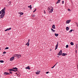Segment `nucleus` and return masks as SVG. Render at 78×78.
Listing matches in <instances>:
<instances>
[{"label":"nucleus","mask_w":78,"mask_h":78,"mask_svg":"<svg viewBox=\"0 0 78 78\" xmlns=\"http://www.w3.org/2000/svg\"><path fill=\"white\" fill-rule=\"evenodd\" d=\"M5 9L6 8L4 7L3 9L0 11V14H1V15L0 16V19H2V18H3V17L5 16Z\"/></svg>","instance_id":"1"},{"label":"nucleus","mask_w":78,"mask_h":78,"mask_svg":"<svg viewBox=\"0 0 78 78\" xmlns=\"http://www.w3.org/2000/svg\"><path fill=\"white\" fill-rule=\"evenodd\" d=\"M51 8H52L51 10L49 11V13H51L53 11V7H50Z\"/></svg>","instance_id":"2"},{"label":"nucleus","mask_w":78,"mask_h":78,"mask_svg":"<svg viewBox=\"0 0 78 78\" xmlns=\"http://www.w3.org/2000/svg\"><path fill=\"white\" fill-rule=\"evenodd\" d=\"M62 53V50H61L58 53V55L59 56H61Z\"/></svg>","instance_id":"3"},{"label":"nucleus","mask_w":78,"mask_h":78,"mask_svg":"<svg viewBox=\"0 0 78 78\" xmlns=\"http://www.w3.org/2000/svg\"><path fill=\"white\" fill-rule=\"evenodd\" d=\"M30 40L29 39L28 40V42L26 44V45H27L28 47L29 46V45H30V43H29V42H30Z\"/></svg>","instance_id":"4"},{"label":"nucleus","mask_w":78,"mask_h":78,"mask_svg":"<svg viewBox=\"0 0 78 78\" xmlns=\"http://www.w3.org/2000/svg\"><path fill=\"white\" fill-rule=\"evenodd\" d=\"M58 47V42H57V44L55 46V50H56V49H57Z\"/></svg>","instance_id":"5"},{"label":"nucleus","mask_w":78,"mask_h":78,"mask_svg":"<svg viewBox=\"0 0 78 78\" xmlns=\"http://www.w3.org/2000/svg\"><path fill=\"white\" fill-rule=\"evenodd\" d=\"M14 57L13 56L10 58V61H12L13 60H14Z\"/></svg>","instance_id":"6"},{"label":"nucleus","mask_w":78,"mask_h":78,"mask_svg":"<svg viewBox=\"0 0 78 78\" xmlns=\"http://www.w3.org/2000/svg\"><path fill=\"white\" fill-rule=\"evenodd\" d=\"M10 30H11V28L10 27L9 28H7L6 30H5V31H9Z\"/></svg>","instance_id":"7"},{"label":"nucleus","mask_w":78,"mask_h":78,"mask_svg":"<svg viewBox=\"0 0 78 78\" xmlns=\"http://www.w3.org/2000/svg\"><path fill=\"white\" fill-rule=\"evenodd\" d=\"M40 72H41V71H37V72H36V75H39Z\"/></svg>","instance_id":"8"},{"label":"nucleus","mask_w":78,"mask_h":78,"mask_svg":"<svg viewBox=\"0 0 78 78\" xmlns=\"http://www.w3.org/2000/svg\"><path fill=\"white\" fill-rule=\"evenodd\" d=\"M21 55L18 54L17 57L18 58H20L21 57Z\"/></svg>","instance_id":"9"},{"label":"nucleus","mask_w":78,"mask_h":78,"mask_svg":"<svg viewBox=\"0 0 78 78\" xmlns=\"http://www.w3.org/2000/svg\"><path fill=\"white\" fill-rule=\"evenodd\" d=\"M8 73L5 72V73H4V76H5V75H8Z\"/></svg>","instance_id":"10"},{"label":"nucleus","mask_w":78,"mask_h":78,"mask_svg":"<svg viewBox=\"0 0 78 78\" xmlns=\"http://www.w3.org/2000/svg\"><path fill=\"white\" fill-rule=\"evenodd\" d=\"M70 21H71V20H67L66 21V23H67L68 24H69V23H70Z\"/></svg>","instance_id":"11"},{"label":"nucleus","mask_w":78,"mask_h":78,"mask_svg":"<svg viewBox=\"0 0 78 78\" xmlns=\"http://www.w3.org/2000/svg\"><path fill=\"white\" fill-rule=\"evenodd\" d=\"M26 69H28V70H30V66H28L25 68Z\"/></svg>","instance_id":"12"},{"label":"nucleus","mask_w":78,"mask_h":78,"mask_svg":"<svg viewBox=\"0 0 78 78\" xmlns=\"http://www.w3.org/2000/svg\"><path fill=\"white\" fill-rule=\"evenodd\" d=\"M28 8H30V10H31V9H32V7H31V5H30V6H28Z\"/></svg>","instance_id":"13"},{"label":"nucleus","mask_w":78,"mask_h":78,"mask_svg":"<svg viewBox=\"0 0 78 78\" xmlns=\"http://www.w3.org/2000/svg\"><path fill=\"white\" fill-rule=\"evenodd\" d=\"M61 0H58L57 2L56 3V4H58V3H59L61 2Z\"/></svg>","instance_id":"14"},{"label":"nucleus","mask_w":78,"mask_h":78,"mask_svg":"<svg viewBox=\"0 0 78 78\" xmlns=\"http://www.w3.org/2000/svg\"><path fill=\"white\" fill-rule=\"evenodd\" d=\"M67 55V54H65L64 53H63L62 54V56H66Z\"/></svg>","instance_id":"15"},{"label":"nucleus","mask_w":78,"mask_h":78,"mask_svg":"<svg viewBox=\"0 0 78 78\" xmlns=\"http://www.w3.org/2000/svg\"><path fill=\"white\" fill-rule=\"evenodd\" d=\"M52 28L53 29H55V25H53L52 26Z\"/></svg>","instance_id":"16"},{"label":"nucleus","mask_w":78,"mask_h":78,"mask_svg":"<svg viewBox=\"0 0 78 78\" xmlns=\"http://www.w3.org/2000/svg\"><path fill=\"white\" fill-rule=\"evenodd\" d=\"M55 36L56 37H58V34H56V33H55Z\"/></svg>","instance_id":"17"},{"label":"nucleus","mask_w":78,"mask_h":78,"mask_svg":"<svg viewBox=\"0 0 78 78\" xmlns=\"http://www.w3.org/2000/svg\"><path fill=\"white\" fill-rule=\"evenodd\" d=\"M13 69H15V70L16 69V70H18V68H17L16 67H15V68H12Z\"/></svg>","instance_id":"18"},{"label":"nucleus","mask_w":78,"mask_h":78,"mask_svg":"<svg viewBox=\"0 0 78 78\" xmlns=\"http://www.w3.org/2000/svg\"><path fill=\"white\" fill-rule=\"evenodd\" d=\"M66 30L67 31H68L69 30V28L68 27H66Z\"/></svg>","instance_id":"19"},{"label":"nucleus","mask_w":78,"mask_h":78,"mask_svg":"<svg viewBox=\"0 0 78 78\" xmlns=\"http://www.w3.org/2000/svg\"><path fill=\"white\" fill-rule=\"evenodd\" d=\"M51 31H53V32H55V30H53V29L52 28H51Z\"/></svg>","instance_id":"20"},{"label":"nucleus","mask_w":78,"mask_h":78,"mask_svg":"<svg viewBox=\"0 0 78 78\" xmlns=\"http://www.w3.org/2000/svg\"><path fill=\"white\" fill-rule=\"evenodd\" d=\"M72 31H74L73 30H71L70 31H69V33H71V32H72Z\"/></svg>","instance_id":"21"},{"label":"nucleus","mask_w":78,"mask_h":78,"mask_svg":"<svg viewBox=\"0 0 78 78\" xmlns=\"http://www.w3.org/2000/svg\"><path fill=\"white\" fill-rule=\"evenodd\" d=\"M70 44L71 45H74V44H73V42H71Z\"/></svg>","instance_id":"22"},{"label":"nucleus","mask_w":78,"mask_h":78,"mask_svg":"<svg viewBox=\"0 0 78 78\" xmlns=\"http://www.w3.org/2000/svg\"><path fill=\"white\" fill-rule=\"evenodd\" d=\"M3 62H4V61L3 60H0V62H1V63H3Z\"/></svg>","instance_id":"23"},{"label":"nucleus","mask_w":78,"mask_h":78,"mask_svg":"<svg viewBox=\"0 0 78 78\" xmlns=\"http://www.w3.org/2000/svg\"><path fill=\"white\" fill-rule=\"evenodd\" d=\"M17 55H18V54H15L14 55V56H15L16 57H17Z\"/></svg>","instance_id":"24"},{"label":"nucleus","mask_w":78,"mask_h":78,"mask_svg":"<svg viewBox=\"0 0 78 78\" xmlns=\"http://www.w3.org/2000/svg\"><path fill=\"white\" fill-rule=\"evenodd\" d=\"M68 47H69V45H68V44H67L66 46V48H68Z\"/></svg>","instance_id":"25"},{"label":"nucleus","mask_w":78,"mask_h":78,"mask_svg":"<svg viewBox=\"0 0 78 78\" xmlns=\"http://www.w3.org/2000/svg\"><path fill=\"white\" fill-rule=\"evenodd\" d=\"M9 71H12V70H13V69H9Z\"/></svg>","instance_id":"26"},{"label":"nucleus","mask_w":78,"mask_h":78,"mask_svg":"<svg viewBox=\"0 0 78 78\" xmlns=\"http://www.w3.org/2000/svg\"><path fill=\"white\" fill-rule=\"evenodd\" d=\"M48 11H50V7H49L48 8Z\"/></svg>","instance_id":"27"},{"label":"nucleus","mask_w":78,"mask_h":78,"mask_svg":"<svg viewBox=\"0 0 78 78\" xmlns=\"http://www.w3.org/2000/svg\"><path fill=\"white\" fill-rule=\"evenodd\" d=\"M36 11V8H35V10H34L33 11V12H35V11Z\"/></svg>","instance_id":"28"},{"label":"nucleus","mask_w":78,"mask_h":78,"mask_svg":"<svg viewBox=\"0 0 78 78\" xmlns=\"http://www.w3.org/2000/svg\"><path fill=\"white\" fill-rule=\"evenodd\" d=\"M20 15H23V12H21L20 13Z\"/></svg>","instance_id":"29"},{"label":"nucleus","mask_w":78,"mask_h":78,"mask_svg":"<svg viewBox=\"0 0 78 78\" xmlns=\"http://www.w3.org/2000/svg\"><path fill=\"white\" fill-rule=\"evenodd\" d=\"M11 2H9V5H11Z\"/></svg>","instance_id":"30"},{"label":"nucleus","mask_w":78,"mask_h":78,"mask_svg":"<svg viewBox=\"0 0 78 78\" xmlns=\"http://www.w3.org/2000/svg\"><path fill=\"white\" fill-rule=\"evenodd\" d=\"M7 49H9V48L8 47H6L5 48V50H7Z\"/></svg>","instance_id":"31"},{"label":"nucleus","mask_w":78,"mask_h":78,"mask_svg":"<svg viewBox=\"0 0 78 78\" xmlns=\"http://www.w3.org/2000/svg\"><path fill=\"white\" fill-rule=\"evenodd\" d=\"M9 73H11V74H12V72H11V71H9Z\"/></svg>","instance_id":"32"},{"label":"nucleus","mask_w":78,"mask_h":78,"mask_svg":"<svg viewBox=\"0 0 78 78\" xmlns=\"http://www.w3.org/2000/svg\"><path fill=\"white\" fill-rule=\"evenodd\" d=\"M32 17H35V15H34V14L33 15H32Z\"/></svg>","instance_id":"33"},{"label":"nucleus","mask_w":78,"mask_h":78,"mask_svg":"<svg viewBox=\"0 0 78 78\" xmlns=\"http://www.w3.org/2000/svg\"><path fill=\"white\" fill-rule=\"evenodd\" d=\"M68 11H70V9H68Z\"/></svg>","instance_id":"34"},{"label":"nucleus","mask_w":78,"mask_h":78,"mask_svg":"<svg viewBox=\"0 0 78 78\" xmlns=\"http://www.w3.org/2000/svg\"><path fill=\"white\" fill-rule=\"evenodd\" d=\"M6 53V52L4 51L3 52V54H5Z\"/></svg>","instance_id":"35"},{"label":"nucleus","mask_w":78,"mask_h":78,"mask_svg":"<svg viewBox=\"0 0 78 78\" xmlns=\"http://www.w3.org/2000/svg\"><path fill=\"white\" fill-rule=\"evenodd\" d=\"M46 73L47 74H48V73L49 72H46Z\"/></svg>","instance_id":"36"},{"label":"nucleus","mask_w":78,"mask_h":78,"mask_svg":"<svg viewBox=\"0 0 78 78\" xmlns=\"http://www.w3.org/2000/svg\"><path fill=\"white\" fill-rule=\"evenodd\" d=\"M44 13L45 14V10L44 11Z\"/></svg>","instance_id":"37"},{"label":"nucleus","mask_w":78,"mask_h":78,"mask_svg":"<svg viewBox=\"0 0 78 78\" xmlns=\"http://www.w3.org/2000/svg\"><path fill=\"white\" fill-rule=\"evenodd\" d=\"M12 71H13V72H16V71L15 70H14V69H13Z\"/></svg>","instance_id":"38"},{"label":"nucleus","mask_w":78,"mask_h":78,"mask_svg":"<svg viewBox=\"0 0 78 78\" xmlns=\"http://www.w3.org/2000/svg\"><path fill=\"white\" fill-rule=\"evenodd\" d=\"M64 1H62V4H64Z\"/></svg>","instance_id":"39"},{"label":"nucleus","mask_w":78,"mask_h":78,"mask_svg":"<svg viewBox=\"0 0 78 78\" xmlns=\"http://www.w3.org/2000/svg\"><path fill=\"white\" fill-rule=\"evenodd\" d=\"M58 64V62H57L56 64H55V66H56V64Z\"/></svg>","instance_id":"40"},{"label":"nucleus","mask_w":78,"mask_h":78,"mask_svg":"<svg viewBox=\"0 0 78 78\" xmlns=\"http://www.w3.org/2000/svg\"><path fill=\"white\" fill-rule=\"evenodd\" d=\"M54 66H53L51 68V69H53V68H54Z\"/></svg>","instance_id":"41"},{"label":"nucleus","mask_w":78,"mask_h":78,"mask_svg":"<svg viewBox=\"0 0 78 78\" xmlns=\"http://www.w3.org/2000/svg\"><path fill=\"white\" fill-rule=\"evenodd\" d=\"M8 75H10V74L8 73Z\"/></svg>","instance_id":"42"},{"label":"nucleus","mask_w":78,"mask_h":78,"mask_svg":"<svg viewBox=\"0 0 78 78\" xmlns=\"http://www.w3.org/2000/svg\"><path fill=\"white\" fill-rule=\"evenodd\" d=\"M55 65H54L53 66L55 67Z\"/></svg>","instance_id":"43"},{"label":"nucleus","mask_w":78,"mask_h":78,"mask_svg":"<svg viewBox=\"0 0 78 78\" xmlns=\"http://www.w3.org/2000/svg\"><path fill=\"white\" fill-rule=\"evenodd\" d=\"M77 69H78V65H77Z\"/></svg>","instance_id":"44"},{"label":"nucleus","mask_w":78,"mask_h":78,"mask_svg":"<svg viewBox=\"0 0 78 78\" xmlns=\"http://www.w3.org/2000/svg\"><path fill=\"white\" fill-rule=\"evenodd\" d=\"M77 27H78V25H77Z\"/></svg>","instance_id":"45"},{"label":"nucleus","mask_w":78,"mask_h":78,"mask_svg":"<svg viewBox=\"0 0 78 78\" xmlns=\"http://www.w3.org/2000/svg\"><path fill=\"white\" fill-rule=\"evenodd\" d=\"M16 71H17V70L16 69Z\"/></svg>","instance_id":"46"},{"label":"nucleus","mask_w":78,"mask_h":78,"mask_svg":"<svg viewBox=\"0 0 78 78\" xmlns=\"http://www.w3.org/2000/svg\"><path fill=\"white\" fill-rule=\"evenodd\" d=\"M0 50H1V48H0Z\"/></svg>","instance_id":"47"},{"label":"nucleus","mask_w":78,"mask_h":78,"mask_svg":"<svg viewBox=\"0 0 78 78\" xmlns=\"http://www.w3.org/2000/svg\"><path fill=\"white\" fill-rule=\"evenodd\" d=\"M16 74H17V73H16Z\"/></svg>","instance_id":"48"},{"label":"nucleus","mask_w":78,"mask_h":78,"mask_svg":"<svg viewBox=\"0 0 78 78\" xmlns=\"http://www.w3.org/2000/svg\"><path fill=\"white\" fill-rule=\"evenodd\" d=\"M1 76L0 75V77H1Z\"/></svg>","instance_id":"49"},{"label":"nucleus","mask_w":78,"mask_h":78,"mask_svg":"<svg viewBox=\"0 0 78 78\" xmlns=\"http://www.w3.org/2000/svg\"><path fill=\"white\" fill-rule=\"evenodd\" d=\"M8 1H9V0H8Z\"/></svg>","instance_id":"50"},{"label":"nucleus","mask_w":78,"mask_h":78,"mask_svg":"<svg viewBox=\"0 0 78 78\" xmlns=\"http://www.w3.org/2000/svg\"><path fill=\"white\" fill-rule=\"evenodd\" d=\"M19 14H20V12H19Z\"/></svg>","instance_id":"51"},{"label":"nucleus","mask_w":78,"mask_h":78,"mask_svg":"<svg viewBox=\"0 0 78 78\" xmlns=\"http://www.w3.org/2000/svg\"><path fill=\"white\" fill-rule=\"evenodd\" d=\"M18 75H19V74H18Z\"/></svg>","instance_id":"52"}]
</instances>
